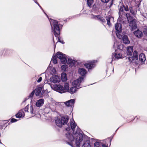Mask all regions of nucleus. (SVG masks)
<instances>
[{
    "label": "nucleus",
    "instance_id": "obj_1",
    "mask_svg": "<svg viewBox=\"0 0 147 147\" xmlns=\"http://www.w3.org/2000/svg\"><path fill=\"white\" fill-rule=\"evenodd\" d=\"M70 123L73 133L71 134L68 132L66 134L67 143L72 147H74L75 145L80 147V144H82V147H92L89 140L83 139L80 129L76 126V124L73 119H70Z\"/></svg>",
    "mask_w": 147,
    "mask_h": 147
},
{
    "label": "nucleus",
    "instance_id": "obj_2",
    "mask_svg": "<svg viewBox=\"0 0 147 147\" xmlns=\"http://www.w3.org/2000/svg\"><path fill=\"white\" fill-rule=\"evenodd\" d=\"M52 32L55 36L57 37L60 33V29L57 21L53 19L49 20Z\"/></svg>",
    "mask_w": 147,
    "mask_h": 147
},
{
    "label": "nucleus",
    "instance_id": "obj_3",
    "mask_svg": "<svg viewBox=\"0 0 147 147\" xmlns=\"http://www.w3.org/2000/svg\"><path fill=\"white\" fill-rule=\"evenodd\" d=\"M57 58L59 59L61 62L62 63H65L68 59V62L69 63H71V65L73 64V61L72 59H69L67 56L65 54H63L61 53L58 52L56 54Z\"/></svg>",
    "mask_w": 147,
    "mask_h": 147
},
{
    "label": "nucleus",
    "instance_id": "obj_4",
    "mask_svg": "<svg viewBox=\"0 0 147 147\" xmlns=\"http://www.w3.org/2000/svg\"><path fill=\"white\" fill-rule=\"evenodd\" d=\"M69 120L67 117H63L61 118H57L55 120V123L56 125L61 127L62 125L66 124Z\"/></svg>",
    "mask_w": 147,
    "mask_h": 147
},
{
    "label": "nucleus",
    "instance_id": "obj_5",
    "mask_svg": "<svg viewBox=\"0 0 147 147\" xmlns=\"http://www.w3.org/2000/svg\"><path fill=\"white\" fill-rule=\"evenodd\" d=\"M45 83L46 84L47 83L49 84L51 88L53 90L55 91L61 93H64L63 91V86L60 84H53L50 83H49V81H48L47 82H45Z\"/></svg>",
    "mask_w": 147,
    "mask_h": 147
},
{
    "label": "nucleus",
    "instance_id": "obj_6",
    "mask_svg": "<svg viewBox=\"0 0 147 147\" xmlns=\"http://www.w3.org/2000/svg\"><path fill=\"white\" fill-rule=\"evenodd\" d=\"M84 78L82 77H80L78 78L73 81L71 83L72 86H74L79 89L81 88L80 84L83 82Z\"/></svg>",
    "mask_w": 147,
    "mask_h": 147
},
{
    "label": "nucleus",
    "instance_id": "obj_7",
    "mask_svg": "<svg viewBox=\"0 0 147 147\" xmlns=\"http://www.w3.org/2000/svg\"><path fill=\"white\" fill-rule=\"evenodd\" d=\"M28 105H27L24 108L25 112H30L31 114V117L34 116L36 115V111L35 110V106H34L31 105L29 107Z\"/></svg>",
    "mask_w": 147,
    "mask_h": 147
},
{
    "label": "nucleus",
    "instance_id": "obj_8",
    "mask_svg": "<svg viewBox=\"0 0 147 147\" xmlns=\"http://www.w3.org/2000/svg\"><path fill=\"white\" fill-rule=\"evenodd\" d=\"M115 28L116 30V34L117 36L119 38L121 39L122 38V36L120 34L121 31V25L118 22L115 25Z\"/></svg>",
    "mask_w": 147,
    "mask_h": 147
},
{
    "label": "nucleus",
    "instance_id": "obj_9",
    "mask_svg": "<svg viewBox=\"0 0 147 147\" xmlns=\"http://www.w3.org/2000/svg\"><path fill=\"white\" fill-rule=\"evenodd\" d=\"M55 101H53L51 103H47L46 105V107L45 109V111L48 110V112L47 113H48L51 110L54 111L55 110Z\"/></svg>",
    "mask_w": 147,
    "mask_h": 147
},
{
    "label": "nucleus",
    "instance_id": "obj_10",
    "mask_svg": "<svg viewBox=\"0 0 147 147\" xmlns=\"http://www.w3.org/2000/svg\"><path fill=\"white\" fill-rule=\"evenodd\" d=\"M96 62V61H89L86 63L84 64V66L88 69H92L95 66V63Z\"/></svg>",
    "mask_w": 147,
    "mask_h": 147
},
{
    "label": "nucleus",
    "instance_id": "obj_11",
    "mask_svg": "<svg viewBox=\"0 0 147 147\" xmlns=\"http://www.w3.org/2000/svg\"><path fill=\"white\" fill-rule=\"evenodd\" d=\"M60 81L59 77L57 75H53L49 79V82H51L53 83H59Z\"/></svg>",
    "mask_w": 147,
    "mask_h": 147
},
{
    "label": "nucleus",
    "instance_id": "obj_12",
    "mask_svg": "<svg viewBox=\"0 0 147 147\" xmlns=\"http://www.w3.org/2000/svg\"><path fill=\"white\" fill-rule=\"evenodd\" d=\"M122 51L121 49H119V50H116L115 51L114 56L115 58L117 59H122L123 57V56L121 54V52Z\"/></svg>",
    "mask_w": 147,
    "mask_h": 147
},
{
    "label": "nucleus",
    "instance_id": "obj_13",
    "mask_svg": "<svg viewBox=\"0 0 147 147\" xmlns=\"http://www.w3.org/2000/svg\"><path fill=\"white\" fill-rule=\"evenodd\" d=\"M113 47L115 50L116 49H121L123 48V46L121 43L116 40L115 41Z\"/></svg>",
    "mask_w": 147,
    "mask_h": 147
},
{
    "label": "nucleus",
    "instance_id": "obj_14",
    "mask_svg": "<svg viewBox=\"0 0 147 147\" xmlns=\"http://www.w3.org/2000/svg\"><path fill=\"white\" fill-rule=\"evenodd\" d=\"M128 23H129V26L131 27L132 30L135 29L137 28L135 20L133 19Z\"/></svg>",
    "mask_w": 147,
    "mask_h": 147
},
{
    "label": "nucleus",
    "instance_id": "obj_15",
    "mask_svg": "<svg viewBox=\"0 0 147 147\" xmlns=\"http://www.w3.org/2000/svg\"><path fill=\"white\" fill-rule=\"evenodd\" d=\"M75 101V100L74 99H72L66 101L64 102V103L67 106L71 107L74 106Z\"/></svg>",
    "mask_w": 147,
    "mask_h": 147
},
{
    "label": "nucleus",
    "instance_id": "obj_16",
    "mask_svg": "<svg viewBox=\"0 0 147 147\" xmlns=\"http://www.w3.org/2000/svg\"><path fill=\"white\" fill-rule=\"evenodd\" d=\"M24 116L25 114L23 109L20 110L18 113L16 115V117L19 118H23L24 117Z\"/></svg>",
    "mask_w": 147,
    "mask_h": 147
},
{
    "label": "nucleus",
    "instance_id": "obj_17",
    "mask_svg": "<svg viewBox=\"0 0 147 147\" xmlns=\"http://www.w3.org/2000/svg\"><path fill=\"white\" fill-rule=\"evenodd\" d=\"M138 53L135 51L134 52L133 56L129 58V60L131 61L138 60Z\"/></svg>",
    "mask_w": 147,
    "mask_h": 147
},
{
    "label": "nucleus",
    "instance_id": "obj_18",
    "mask_svg": "<svg viewBox=\"0 0 147 147\" xmlns=\"http://www.w3.org/2000/svg\"><path fill=\"white\" fill-rule=\"evenodd\" d=\"M78 73L81 75L83 76L87 74L86 70L84 68H80L78 70Z\"/></svg>",
    "mask_w": 147,
    "mask_h": 147
},
{
    "label": "nucleus",
    "instance_id": "obj_19",
    "mask_svg": "<svg viewBox=\"0 0 147 147\" xmlns=\"http://www.w3.org/2000/svg\"><path fill=\"white\" fill-rule=\"evenodd\" d=\"M44 101V100L43 99H40L36 101V105L38 107H40L43 105Z\"/></svg>",
    "mask_w": 147,
    "mask_h": 147
},
{
    "label": "nucleus",
    "instance_id": "obj_20",
    "mask_svg": "<svg viewBox=\"0 0 147 147\" xmlns=\"http://www.w3.org/2000/svg\"><path fill=\"white\" fill-rule=\"evenodd\" d=\"M42 90V88L41 87H38L36 88L35 90L36 92L35 94L36 96L42 97L41 94H40L41 91Z\"/></svg>",
    "mask_w": 147,
    "mask_h": 147
},
{
    "label": "nucleus",
    "instance_id": "obj_21",
    "mask_svg": "<svg viewBox=\"0 0 147 147\" xmlns=\"http://www.w3.org/2000/svg\"><path fill=\"white\" fill-rule=\"evenodd\" d=\"M134 34L136 36L139 38L141 37L143 35L142 32L139 30L134 32Z\"/></svg>",
    "mask_w": 147,
    "mask_h": 147
},
{
    "label": "nucleus",
    "instance_id": "obj_22",
    "mask_svg": "<svg viewBox=\"0 0 147 147\" xmlns=\"http://www.w3.org/2000/svg\"><path fill=\"white\" fill-rule=\"evenodd\" d=\"M69 90V83L68 82L65 83L64 87H63V91H64V93L66 92H68Z\"/></svg>",
    "mask_w": 147,
    "mask_h": 147
},
{
    "label": "nucleus",
    "instance_id": "obj_23",
    "mask_svg": "<svg viewBox=\"0 0 147 147\" xmlns=\"http://www.w3.org/2000/svg\"><path fill=\"white\" fill-rule=\"evenodd\" d=\"M78 89V88L76 87L72 86V87H71L69 89L68 92L71 94H73L76 92Z\"/></svg>",
    "mask_w": 147,
    "mask_h": 147
},
{
    "label": "nucleus",
    "instance_id": "obj_24",
    "mask_svg": "<svg viewBox=\"0 0 147 147\" xmlns=\"http://www.w3.org/2000/svg\"><path fill=\"white\" fill-rule=\"evenodd\" d=\"M122 40L123 42L125 44H127L130 43V41L127 36L126 35H124L123 36Z\"/></svg>",
    "mask_w": 147,
    "mask_h": 147
},
{
    "label": "nucleus",
    "instance_id": "obj_25",
    "mask_svg": "<svg viewBox=\"0 0 147 147\" xmlns=\"http://www.w3.org/2000/svg\"><path fill=\"white\" fill-rule=\"evenodd\" d=\"M133 47L132 46L128 47L127 49V53L128 55H132L133 51Z\"/></svg>",
    "mask_w": 147,
    "mask_h": 147
},
{
    "label": "nucleus",
    "instance_id": "obj_26",
    "mask_svg": "<svg viewBox=\"0 0 147 147\" xmlns=\"http://www.w3.org/2000/svg\"><path fill=\"white\" fill-rule=\"evenodd\" d=\"M129 10L130 12L134 16L136 14L137 11L136 8L134 7H130L129 8Z\"/></svg>",
    "mask_w": 147,
    "mask_h": 147
},
{
    "label": "nucleus",
    "instance_id": "obj_27",
    "mask_svg": "<svg viewBox=\"0 0 147 147\" xmlns=\"http://www.w3.org/2000/svg\"><path fill=\"white\" fill-rule=\"evenodd\" d=\"M139 59L142 62H144L146 60V57L145 55L143 53L140 54L139 56Z\"/></svg>",
    "mask_w": 147,
    "mask_h": 147
},
{
    "label": "nucleus",
    "instance_id": "obj_28",
    "mask_svg": "<svg viewBox=\"0 0 147 147\" xmlns=\"http://www.w3.org/2000/svg\"><path fill=\"white\" fill-rule=\"evenodd\" d=\"M61 80L63 82H66L67 80V77L66 74L64 73L61 74Z\"/></svg>",
    "mask_w": 147,
    "mask_h": 147
},
{
    "label": "nucleus",
    "instance_id": "obj_29",
    "mask_svg": "<svg viewBox=\"0 0 147 147\" xmlns=\"http://www.w3.org/2000/svg\"><path fill=\"white\" fill-rule=\"evenodd\" d=\"M91 18H92L95 19L96 20H102V18L100 16V15L95 16L94 15H92Z\"/></svg>",
    "mask_w": 147,
    "mask_h": 147
},
{
    "label": "nucleus",
    "instance_id": "obj_30",
    "mask_svg": "<svg viewBox=\"0 0 147 147\" xmlns=\"http://www.w3.org/2000/svg\"><path fill=\"white\" fill-rule=\"evenodd\" d=\"M68 67L67 65H64L62 66L61 67V69L62 71H66L67 70Z\"/></svg>",
    "mask_w": 147,
    "mask_h": 147
},
{
    "label": "nucleus",
    "instance_id": "obj_31",
    "mask_svg": "<svg viewBox=\"0 0 147 147\" xmlns=\"http://www.w3.org/2000/svg\"><path fill=\"white\" fill-rule=\"evenodd\" d=\"M113 17L111 16H109L107 17V24L109 26L111 25V24L110 22V20H113Z\"/></svg>",
    "mask_w": 147,
    "mask_h": 147
},
{
    "label": "nucleus",
    "instance_id": "obj_32",
    "mask_svg": "<svg viewBox=\"0 0 147 147\" xmlns=\"http://www.w3.org/2000/svg\"><path fill=\"white\" fill-rule=\"evenodd\" d=\"M126 16L127 18L128 22L132 20L133 19L130 16V15L129 13H127L126 14Z\"/></svg>",
    "mask_w": 147,
    "mask_h": 147
},
{
    "label": "nucleus",
    "instance_id": "obj_33",
    "mask_svg": "<svg viewBox=\"0 0 147 147\" xmlns=\"http://www.w3.org/2000/svg\"><path fill=\"white\" fill-rule=\"evenodd\" d=\"M48 94L47 91L46 90H42V92L41 95L42 97L45 96Z\"/></svg>",
    "mask_w": 147,
    "mask_h": 147
},
{
    "label": "nucleus",
    "instance_id": "obj_34",
    "mask_svg": "<svg viewBox=\"0 0 147 147\" xmlns=\"http://www.w3.org/2000/svg\"><path fill=\"white\" fill-rule=\"evenodd\" d=\"M93 0H87V3L90 7H91L92 4L93 3Z\"/></svg>",
    "mask_w": 147,
    "mask_h": 147
},
{
    "label": "nucleus",
    "instance_id": "obj_35",
    "mask_svg": "<svg viewBox=\"0 0 147 147\" xmlns=\"http://www.w3.org/2000/svg\"><path fill=\"white\" fill-rule=\"evenodd\" d=\"M57 56H54L52 58V61L53 62L55 63L56 64L57 63Z\"/></svg>",
    "mask_w": 147,
    "mask_h": 147
},
{
    "label": "nucleus",
    "instance_id": "obj_36",
    "mask_svg": "<svg viewBox=\"0 0 147 147\" xmlns=\"http://www.w3.org/2000/svg\"><path fill=\"white\" fill-rule=\"evenodd\" d=\"M56 70L55 69L54 67L52 68L51 71H50V73L51 74H55L56 72Z\"/></svg>",
    "mask_w": 147,
    "mask_h": 147
},
{
    "label": "nucleus",
    "instance_id": "obj_37",
    "mask_svg": "<svg viewBox=\"0 0 147 147\" xmlns=\"http://www.w3.org/2000/svg\"><path fill=\"white\" fill-rule=\"evenodd\" d=\"M123 7H121L120 8L119 10V14L120 15H122L123 14Z\"/></svg>",
    "mask_w": 147,
    "mask_h": 147
},
{
    "label": "nucleus",
    "instance_id": "obj_38",
    "mask_svg": "<svg viewBox=\"0 0 147 147\" xmlns=\"http://www.w3.org/2000/svg\"><path fill=\"white\" fill-rule=\"evenodd\" d=\"M35 92V90H33L29 96V98H32Z\"/></svg>",
    "mask_w": 147,
    "mask_h": 147
},
{
    "label": "nucleus",
    "instance_id": "obj_39",
    "mask_svg": "<svg viewBox=\"0 0 147 147\" xmlns=\"http://www.w3.org/2000/svg\"><path fill=\"white\" fill-rule=\"evenodd\" d=\"M94 147H99V143L98 142H96L94 144Z\"/></svg>",
    "mask_w": 147,
    "mask_h": 147
},
{
    "label": "nucleus",
    "instance_id": "obj_40",
    "mask_svg": "<svg viewBox=\"0 0 147 147\" xmlns=\"http://www.w3.org/2000/svg\"><path fill=\"white\" fill-rule=\"evenodd\" d=\"M123 8L126 11H128L129 10V9L128 6L127 5L125 6H123Z\"/></svg>",
    "mask_w": 147,
    "mask_h": 147
},
{
    "label": "nucleus",
    "instance_id": "obj_41",
    "mask_svg": "<svg viewBox=\"0 0 147 147\" xmlns=\"http://www.w3.org/2000/svg\"><path fill=\"white\" fill-rule=\"evenodd\" d=\"M143 32L144 34L147 35V28H145Z\"/></svg>",
    "mask_w": 147,
    "mask_h": 147
},
{
    "label": "nucleus",
    "instance_id": "obj_42",
    "mask_svg": "<svg viewBox=\"0 0 147 147\" xmlns=\"http://www.w3.org/2000/svg\"><path fill=\"white\" fill-rule=\"evenodd\" d=\"M101 1L104 3H108L109 0H101Z\"/></svg>",
    "mask_w": 147,
    "mask_h": 147
},
{
    "label": "nucleus",
    "instance_id": "obj_43",
    "mask_svg": "<svg viewBox=\"0 0 147 147\" xmlns=\"http://www.w3.org/2000/svg\"><path fill=\"white\" fill-rule=\"evenodd\" d=\"M42 80V77H40L37 80V82H41Z\"/></svg>",
    "mask_w": 147,
    "mask_h": 147
},
{
    "label": "nucleus",
    "instance_id": "obj_44",
    "mask_svg": "<svg viewBox=\"0 0 147 147\" xmlns=\"http://www.w3.org/2000/svg\"><path fill=\"white\" fill-rule=\"evenodd\" d=\"M17 121V120L16 119L13 118L11 120V122L12 123L14 122Z\"/></svg>",
    "mask_w": 147,
    "mask_h": 147
},
{
    "label": "nucleus",
    "instance_id": "obj_45",
    "mask_svg": "<svg viewBox=\"0 0 147 147\" xmlns=\"http://www.w3.org/2000/svg\"><path fill=\"white\" fill-rule=\"evenodd\" d=\"M58 41H59L60 42H61V43L63 44L64 43V42L62 40L61 41L60 39L59 38H58Z\"/></svg>",
    "mask_w": 147,
    "mask_h": 147
},
{
    "label": "nucleus",
    "instance_id": "obj_46",
    "mask_svg": "<svg viewBox=\"0 0 147 147\" xmlns=\"http://www.w3.org/2000/svg\"><path fill=\"white\" fill-rule=\"evenodd\" d=\"M66 129L67 131H69L71 130V129L70 128V127H67L66 128Z\"/></svg>",
    "mask_w": 147,
    "mask_h": 147
},
{
    "label": "nucleus",
    "instance_id": "obj_47",
    "mask_svg": "<svg viewBox=\"0 0 147 147\" xmlns=\"http://www.w3.org/2000/svg\"><path fill=\"white\" fill-rule=\"evenodd\" d=\"M34 1L35 2V3H36L39 6V7H40L41 8V6H40L39 5V4L38 3H37V2H36V0H34Z\"/></svg>",
    "mask_w": 147,
    "mask_h": 147
},
{
    "label": "nucleus",
    "instance_id": "obj_48",
    "mask_svg": "<svg viewBox=\"0 0 147 147\" xmlns=\"http://www.w3.org/2000/svg\"><path fill=\"white\" fill-rule=\"evenodd\" d=\"M102 147H108L106 145L103 144L102 145Z\"/></svg>",
    "mask_w": 147,
    "mask_h": 147
},
{
    "label": "nucleus",
    "instance_id": "obj_49",
    "mask_svg": "<svg viewBox=\"0 0 147 147\" xmlns=\"http://www.w3.org/2000/svg\"><path fill=\"white\" fill-rule=\"evenodd\" d=\"M41 9H42V10H43V9H42V8H41Z\"/></svg>",
    "mask_w": 147,
    "mask_h": 147
},
{
    "label": "nucleus",
    "instance_id": "obj_50",
    "mask_svg": "<svg viewBox=\"0 0 147 147\" xmlns=\"http://www.w3.org/2000/svg\"><path fill=\"white\" fill-rule=\"evenodd\" d=\"M41 9H42V10H43V9H42V8H41Z\"/></svg>",
    "mask_w": 147,
    "mask_h": 147
}]
</instances>
